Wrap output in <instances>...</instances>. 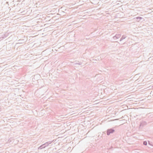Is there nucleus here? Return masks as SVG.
Here are the masks:
<instances>
[{
	"mask_svg": "<svg viewBox=\"0 0 153 153\" xmlns=\"http://www.w3.org/2000/svg\"><path fill=\"white\" fill-rule=\"evenodd\" d=\"M115 131L114 128L108 129L106 131L107 135L109 136L111 134H113Z\"/></svg>",
	"mask_w": 153,
	"mask_h": 153,
	"instance_id": "1",
	"label": "nucleus"
},
{
	"mask_svg": "<svg viewBox=\"0 0 153 153\" xmlns=\"http://www.w3.org/2000/svg\"><path fill=\"white\" fill-rule=\"evenodd\" d=\"M121 36V35L120 34H117L115 36H113V38L114 39H116L119 38Z\"/></svg>",
	"mask_w": 153,
	"mask_h": 153,
	"instance_id": "2",
	"label": "nucleus"
},
{
	"mask_svg": "<svg viewBox=\"0 0 153 153\" xmlns=\"http://www.w3.org/2000/svg\"><path fill=\"white\" fill-rule=\"evenodd\" d=\"M52 142H53V141H50L48 142L44 143V144L45 146L46 147V146H48L49 145V144L51 143Z\"/></svg>",
	"mask_w": 153,
	"mask_h": 153,
	"instance_id": "3",
	"label": "nucleus"
},
{
	"mask_svg": "<svg viewBox=\"0 0 153 153\" xmlns=\"http://www.w3.org/2000/svg\"><path fill=\"white\" fill-rule=\"evenodd\" d=\"M74 65H80L82 64V62H79V61H76L75 62H74Z\"/></svg>",
	"mask_w": 153,
	"mask_h": 153,
	"instance_id": "4",
	"label": "nucleus"
},
{
	"mask_svg": "<svg viewBox=\"0 0 153 153\" xmlns=\"http://www.w3.org/2000/svg\"><path fill=\"white\" fill-rule=\"evenodd\" d=\"M45 147V146L44 144H43L41 146H40L39 148L38 149H42L43 148H44Z\"/></svg>",
	"mask_w": 153,
	"mask_h": 153,
	"instance_id": "5",
	"label": "nucleus"
},
{
	"mask_svg": "<svg viewBox=\"0 0 153 153\" xmlns=\"http://www.w3.org/2000/svg\"><path fill=\"white\" fill-rule=\"evenodd\" d=\"M135 19L137 20L138 22H139L140 20L142 19V18L141 17H136Z\"/></svg>",
	"mask_w": 153,
	"mask_h": 153,
	"instance_id": "6",
	"label": "nucleus"
},
{
	"mask_svg": "<svg viewBox=\"0 0 153 153\" xmlns=\"http://www.w3.org/2000/svg\"><path fill=\"white\" fill-rule=\"evenodd\" d=\"M126 36L125 35H123L120 39V41H121L123 40V39L126 38Z\"/></svg>",
	"mask_w": 153,
	"mask_h": 153,
	"instance_id": "7",
	"label": "nucleus"
},
{
	"mask_svg": "<svg viewBox=\"0 0 153 153\" xmlns=\"http://www.w3.org/2000/svg\"><path fill=\"white\" fill-rule=\"evenodd\" d=\"M147 142H146V141H144L143 142V144L145 146L147 145Z\"/></svg>",
	"mask_w": 153,
	"mask_h": 153,
	"instance_id": "8",
	"label": "nucleus"
},
{
	"mask_svg": "<svg viewBox=\"0 0 153 153\" xmlns=\"http://www.w3.org/2000/svg\"><path fill=\"white\" fill-rule=\"evenodd\" d=\"M7 36L6 34H4V36H3L2 37V39H4L6 37H7Z\"/></svg>",
	"mask_w": 153,
	"mask_h": 153,
	"instance_id": "9",
	"label": "nucleus"
},
{
	"mask_svg": "<svg viewBox=\"0 0 153 153\" xmlns=\"http://www.w3.org/2000/svg\"><path fill=\"white\" fill-rule=\"evenodd\" d=\"M148 144H149V145H151V146H153V145H152V144H151V143H150V142H149V141Z\"/></svg>",
	"mask_w": 153,
	"mask_h": 153,
	"instance_id": "10",
	"label": "nucleus"
},
{
	"mask_svg": "<svg viewBox=\"0 0 153 153\" xmlns=\"http://www.w3.org/2000/svg\"><path fill=\"white\" fill-rule=\"evenodd\" d=\"M126 81H127V83H128V80H127V79H126Z\"/></svg>",
	"mask_w": 153,
	"mask_h": 153,
	"instance_id": "11",
	"label": "nucleus"
},
{
	"mask_svg": "<svg viewBox=\"0 0 153 153\" xmlns=\"http://www.w3.org/2000/svg\"><path fill=\"white\" fill-rule=\"evenodd\" d=\"M142 123H141V124H140V126H141V125H142Z\"/></svg>",
	"mask_w": 153,
	"mask_h": 153,
	"instance_id": "12",
	"label": "nucleus"
}]
</instances>
